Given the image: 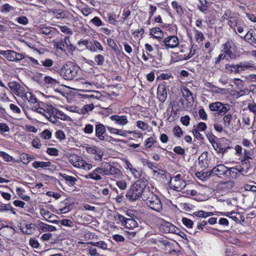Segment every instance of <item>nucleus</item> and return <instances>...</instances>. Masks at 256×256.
Masks as SVG:
<instances>
[{
	"mask_svg": "<svg viewBox=\"0 0 256 256\" xmlns=\"http://www.w3.org/2000/svg\"><path fill=\"white\" fill-rule=\"evenodd\" d=\"M178 38L174 36H168L164 38L160 43L161 46H165L166 48H175L178 46Z\"/></svg>",
	"mask_w": 256,
	"mask_h": 256,
	"instance_id": "nucleus-7",
	"label": "nucleus"
},
{
	"mask_svg": "<svg viewBox=\"0 0 256 256\" xmlns=\"http://www.w3.org/2000/svg\"><path fill=\"white\" fill-rule=\"evenodd\" d=\"M0 54L6 56L10 61H18L24 58L22 54L10 50H0Z\"/></svg>",
	"mask_w": 256,
	"mask_h": 256,
	"instance_id": "nucleus-8",
	"label": "nucleus"
},
{
	"mask_svg": "<svg viewBox=\"0 0 256 256\" xmlns=\"http://www.w3.org/2000/svg\"><path fill=\"white\" fill-rule=\"evenodd\" d=\"M174 151L176 153L183 156L185 154V150L180 146H176L174 148Z\"/></svg>",
	"mask_w": 256,
	"mask_h": 256,
	"instance_id": "nucleus-64",
	"label": "nucleus"
},
{
	"mask_svg": "<svg viewBox=\"0 0 256 256\" xmlns=\"http://www.w3.org/2000/svg\"><path fill=\"white\" fill-rule=\"evenodd\" d=\"M207 152H204L198 157V161L202 168H208L212 166L210 158L208 156Z\"/></svg>",
	"mask_w": 256,
	"mask_h": 256,
	"instance_id": "nucleus-15",
	"label": "nucleus"
},
{
	"mask_svg": "<svg viewBox=\"0 0 256 256\" xmlns=\"http://www.w3.org/2000/svg\"><path fill=\"white\" fill-rule=\"evenodd\" d=\"M198 128H194L192 133L194 137L198 140H202L203 136L200 132V130Z\"/></svg>",
	"mask_w": 256,
	"mask_h": 256,
	"instance_id": "nucleus-54",
	"label": "nucleus"
},
{
	"mask_svg": "<svg viewBox=\"0 0 256 256\" xmlns=\"http://www.w3.org/2000/svg\"><path fill=\"white\" fill-rule=\"evenodd\" d=\"M68 38H65L64 42L62 41V40H54L52 42L54 44V47L58 50H60L62 51L64 50V43L66 44V39Z\"/></svg>",
	"mask_w": 256,
	"mask_h": 256,
	"instance_id": "nucleus-25",
	"label": "nucleus"
},
{
	"mask_svg": "<svg viewBox=\"0 0 256 256\" xmlns=\"http://www.w3.org/2000/svg\"><path fill=\"white\" fill-rule=\"evenodd\" d=\"M236 48L234 42L231 40H228L222 44V51L231 58L232 55V50Z\"/></svg>",
	"mask_w": 256,
	"mask_h": 256,
	"instance_id": "nucleus-16",
	"label": "nucleus"
},
{
	"mask_svg": "<svg viewBox=\"0 0 256 256\" xmlns=\"http://www.w3.org/2000/svg\"><path fill=\"white\" fill-rule=\"evenodd\" d=\"M58 175L62 176V178L65 180L66 184L69 186H74L78 182V178L76 177L68 176L66 174H56Z\"/></svg>",
	"mask_w": 256,
	"mask_h": 256,
	"instance_id": "nucleus-23",
	"label": "nucleus"
},
{
	"mask_svg": "<svg viewBox=\"0 0 256 256\" xmlns=\"http://www.w3.org/2000/svg\"><path fill=\"white\" fill-rule=\"evenodd\" d=\"M144 164L150 168L154 170V172H156V171L154 170V168H156V164L148 160H146L143 162Z\"/></svg>",
	"mask_w": 256,
	"mask_h": 256,
	"instance_id": "nucleus-51",
	"label": "nucleus"
},
{
	"mask_svg": "<svg viewBox=\"0 0 256 256\" xmlns=\"http://www.w3.org/2000/svg\"><path fill=\"white\" fill-rule=\"evenodd\" d=\"M22 232L26 234H31L35 230V224H26L25 226L21 228Z\"/></svg>",
	"mask_w": 256,
	"mask_h": 256,
	"instance_id": "nucleus-27",
	"label": "nucleus"
},
{
	"mask_svg": "<svg viewBox=\"0 0 256 256\" xmlns=\"http://www.w3.org/2000/svg\"><path fill=\"white\" fill-rule=\"evenodd\" d=\"M114 218L116 224L126 228L133 230L138 226V223L134 218H127L120 214L115 216Z\"/></svg>",
	"mask_w": 256,
	"mask_h": 256,
	"instance_id": "nucleus-3",
	"label": "nucleus"
},
{
	"mask_svg": "<svg viewBox=\"0 0 256 256\" xmlns=\"http://www.w3.org/2000/svg\"><path fill=\"white\" fill-rule=\"evenodd\" d=\"M184 97L190 105H192L194 102L192 93L187 88H184L182 91Z\"/></svg>",
	"mask_w": 256,
	"mask_h": 256,
	"instance_id": "nucleus-24",
	"label": "nucleus"
},
{
	"mask_svg": "<svg viewBox=\"0 0 256 256\" xmlns=\"http://www.w3.org/2000/svg\"><path fill=\"white\" fill-rule=\"evenodd\" d=\"M234 84H235L237 88L241 90L244 87V82L240 78H234L233 80Z\"/></svg>",
	"mask_w": 256,
	"mask_h": 256,
	"instance_id": "nucleus-47",
	"label": "nucleus"
},
{
	"mask_svg": "<svg viewBox=\"0 0 256 256\" xmlns=\"http://www.w3.org/2000/svg\"><path fill=\"white\" fill-rule=\"evenodd\" d=\"M103 172L102 165L94 170L92 172L84 176L86 179H92L95 180H100L102 179L101 174L103 175Z\"/></svg>",
	"mask_w": 256,
	"mask_h": 256,
	"instance_id": "nucleus-11",
	"label": "nucleus"
},
{
	"mask_svg": "<svg viewBox=\"0 0 256 256\" xmlns=\"http://www.w3.org/2000/svg\"><path fill=\"white\" fill-rule=\"evenodd\" d=\"M239 67L241 72L246 70L249 68L256 69V66L252 62H244L239 64Z\"/></svg>",
	"mask_w": 256,
	"mask_h": 256,
	"instance_id": "nucleus-26",
	"label": "nucleus"
},
{
	"mask_svg": "<svg viewBox=\"0 0 256 256\" xmlns=\"http://www.w3.org/2000/svg\"><path fill=\"white\" fill-rule=\"evenodd\" d=\"M242 216L239 212L232 211L230 218H232L236 222H238L240 221V218Z\"/></svg>",
	"mask_w": 256,
	"mask_h": 256,
	"instance_id": "nucleus-50",
	"label": "nucleus"
},
{
	"mask_svg": "<svg viewBox=\"0 0 256 256\" xmlns=\"http://www.w3.org/2000/svg\"><path fill=\"white\" fill-rule=\"evenodd\" d=\"M137 126L142 130H147L149 127L148 124L141 120H138L136 122Z\"/></svg>",
	"mask_w": 256,
	"mask_h": 256,
	"instance_id": "nucleus-42",
	"label": "nucleus"
},
{
	"mask_svg": "<svg viewBox=\"0 0 256 256\" xmlns=\"http://www.w3.org/2000/svg\"><path fill=\"white\" fill-rule=\"evenodd\" d=\"M81 12L84 16H88L92 12L91 8L88 6L82 8Z\"/></svg>",
	"mask_w": 256,
	"mask_h": 256,
	"instance_id": "nucleus-52",
	"label": "nucleus"
},
{
	"mask_svg": "<svg viewBox=\"0 0 256 256\" xmlns=\"http://www.w3.org/2000/svg\"><path fill=\"white\" fill-rule=\"evenodd\" d=\"M130 172L136 178H140L141 176V172L136 170L134 168V169L131 168Z\"/></svg>",
	"mask_w": 256,
	"mask_h": 256,
	"instance_id": "nucleus-55",
	"label": "nucleus"
},
{
	"mask_svg": "<svg viewBox=\"0 0 256 256\" xmlns=\"http://www.w3.org/2000/svg\"><path fill=\"white\" fill-rule=\"evenodd\" d=\"M8 86L14 92L17 96L23 98L25 90L24 88L18 82L14 81L8 83Z\"/></svg>",
	"mask_w": 256,
	"mask_h": 256,
	"instance_id": "nucleus-10",
	"label": "nucleus"
},
{
	"mask_svg": "<svg viewBox=\"0 0 256 256\" xmlns=\"http://www.w3.org/2000/svg\"><path fill=\"white\" fill-rule=\"evenodd\" d=\"M209 108L211 111L216 112L219 115H222L229 110L230 106L227 104L216 102L210 104Z\"/></svg>",
	"mask_w": 256,
	"mask_h": 256,
	"instance_id": "nucleus-5",
	"label": "nucleus"
},
{
	"mask_svg": "<svg viewBox=\"0 0 256 256\" xmlns=\"http://www.w3.org/2000/svg\"><path fill=\"white\" fill-rule=\"evenodd\" d=\"M60 82L57 80L49 76V88H50V92L51 94L53 91L60 93Z\"/></svg>",
	"mask_w": 256,
	"mask_h": 256,
	"instance_id": "nucleus-18",
	"label": "nucleus"
},
{
	"mask_svg": "<svg viewBox=\"0 0 256 256\" xmlns=\"http://www.w3.org/2000/svg\"><path fill=\"white\" fill-rule=\"evenodd\" d=\"M86 152L91 154H96L95 157V159L96 160H102V155L100 154H98V151L96 147H88L86 148Z\"/></svg>",
	"mask_w": 256,
	"mask_h": 256,
	"instance_id": "nucleus-30",
	"label": "nucleus"
},
{
	"mask_svg": "<svg viewBox=\"0 0 256 256\" xmlns=\"http://www.w3.org/2000/svg\"><path fill=\"white\" fill-rule=\"evenodd\" d=\"M108 22L112 24H115L116 22V16L114 14H108Z\"/></svg>",
	"mask_w": 256,
	"mask_h": 256,
	"instance_id": "nucleus-61",
	"label": "nucleus"
},
{
	"mask_svg": "<svg viewBox=\"0 0 256 256\" xmlns=\"http://www.w3.org/2000/svg\"><path fill=\"white\" fill-rule=\"evenodd\" d=\"M32 166L36 168H44L48 166V162H34L32 164Z\"/></svg>",
	"mask_w": 256,
	"mask_h": 256,
	"instance_id": "nucleus-45",
	"label": "nucleus"
},
{
	"mask_svg": "<svg viewBox=\"0 0 256 256\" xmlns=\"http://www.w3.org/2000/svg\"><path fill=\"white\" fill-rule=\"evenodd\" d=\"M208 222L206 220H203L202 222L198 223L197 225V229L202 230L204 232H207L208 229L206 227Z\"/></svg>",
	"mask_w": 256,
	"mask_h": 256,
	"instance_id": "nucleus-41",
	"label": "nucleus"
},
{
	"mask_svg": "<svg viewBox=\"0 0 256 256\" xmlns=\"http://www.w3.org/2000/svg\"><path fill=\"white\" fill-rule=\"evenodd\" d=\"M190 120V118L188 116H187V115L182 116L180 118V122L184 125L186 126H188L189 125Z\"/></svg>",
	"mask_w": 256,
	"mask_h": 256,
	"instance_id": "nucleus-60",
	"label": "nucleus"
},
{
	"mask_svg": "<svg viewBox=\"0 0 256 256\" xmlns=\"http://www.w3.org/2000/svg\"><path fill=\"white\" fill-rule=\"evenodd\" d=\"M150 34L156 38H161L163 36V33L160 28H152L150 30Z\"/></svg>",
	"mask_w": 256,
	"mask_h": 256,
	"instance_id": "nucleus-29",
	"label": "nucleus"
},
{
	"mask_svg": "<svg viewBox=\"0 0 256 256\" xmlns=\"http://www.w3.org/2000/svg\"><path fill=\"white\" fill-rule=\"evenodd\" d=\"M172 6L178 12L180 13L182 12V8L180 5L178 4V2L176 1H173L172 2Z\"/></svg>",
	"mask_w": 256,
	"mask_h": 256,
	"instance_id": "nucleus-58",
	"label": "nucleus"
},
{
	"mask_svg": "<svg viewBox=\"0 0 256 256\" xmlns=\"http://www.w3.org/2000/svg\"><path fill=\"white\" fill-rule=\"evenodd\" d=\"M92 246L98 247L102 250H106L108 244L104 241H99L97 242H89Z\"/></svg>",
	"mask_w": 256,
	"mask_h": 256,
	"instance_id": "nucleus-33",
	"label": "nucleus"
},
{
	"mask_svg": "<svg viewBox=\"0 0 256 256\" xmlns=\"http://www.w3.org/2000/svg\"><path fill=\"white\" fill-rule=\"evenodd\" d=\"M116 185L120 190H124L127 187V184L124 180H118L116 182Z\"/></svg>",
	"mask_w": 256,
	"mask_h": 256,
	"instance_id": "nucleus-53",
	"label": "nucleus"
},
{
	"mask_svg": "<svg viewBox=\"0 0 256 256\" xmlns=\"http://www.w3.org/2000/svg\"><path fill=\"white\" fill-rule=\"evenodd\" d=\"M78 70L79 67L78 66L68 62L60 70V74L64 80H72L76 77Z\"/></svg>",
	"mask_w": 256,
	"mask_h": 256,
	"instance_id": "nucleus-2",
	"label": "nucleus"
},
{
	"mask_svg": "<svg viewBox=\"0 0 256 256\" xmlns=\"http://www.w3.org/2000/svg\"><path fill=\"white\" fill-rule=\"evenodd\" d=\"M170 184L171 188L178 192L182 190L186 185L184 180H170Z\"/></svg>",
	"mask_w": 256,
	"mask_h": 256,
	"instance_id": "nucleus-13",
	"label": "nucleus"
},
{
	"mask_svg": "<svg viewBox=\"0 0 256 256\" xmlns=\"http://www.w3.org/2000/svg\"><path fill=\"white\" fill-rule=\"evenodd\" d=\"M157 94L160 102H164L167 98V90L164 85H159L157 89Z\"/></svg>",
	"mask_w": 256,
	"mask_h": 256,
	"instance_id": "nucleus-20",
	"label": "nucleus"
},
{
	"mask_svg": "<svg viewBox=\"0 0 256 256\" xmlns=\"http://www.w3.org/2000/svg\"><path fill=\"white\" fill-rule=\"evenodd\" d=\"M198 8L199 9V10L202 12H205L207 9H208V6H207V4H208V2L206 0H198Z\"/></svg>",
	"mask_w": 256,
	"mask_h": 256,
	"instance_id": "nucleus-34",
	"label": "nucleus"
},
{
	"mask_svg": "<svg viewBox=\"0 0 256 256\" xmlns=\"http://www.w3.org/2000/svg\"><path fill=\"white\" fill-rule=\"evenodd\" d=\"M106 131V126L102 124L97 122L95 126V135L96 137L100 141L105 140V137L104 134Z\"/></svg>",
	"mask_w": 256,
	"mask_h": 256,
	"instance_id": "nucleus-12",
	"label": "nucleus"
},
{
	"mask_svg": "<svg viewBox=\"0 0 256 256\" xmlns=\"http://www.w3.org/2000/svg\"><path fill=\"white\" fill-rule=\"evenodd\" d=\"M227 68H230V71L232 72H234V73H239L241 72L240 67H239V64H232V65H228L226 66Z\"/></svg>",
	"mask_w": 256,
	"mask_h": 256,
	"instance_id": "nucleus-44",
	"label": "nucleus"
},
{
	"mask_svg": "<svg viewBox=\"0 0 256 256\" xmlns=\"http://www.w3.org/2000/svg\"><path fill=\"white\" fill-rule=\"evenodd\" d=\"M146 203L151 209L160 212L162 208V204L158 196L153 192H148L147 194Z\"/></svg>",
	"mask_w": 256,
	"mask_h": 256,
	"instance_id": "nucleus-4",
	"label": "nucleus"
},
{
	"mask_svg": "<svg viewBox=\"0 0 256 256\" xmlns=\"http://www.w3.org/2000/svg\"><path fill=\"white\" fill-rule=\"evenodd\" d=\"M69 161L74 167L80 168L84 164V160L76 154H72L69 157Z\"/></svg>",
	"mask_w": 256,
	"mask_h": 256,
	"instance_id": "nucleus-22",
	"label": "nucleus"
},
{
	"mask_svg": "<svg viewBox=\"0 0 256 256\" xmlns=\"http://www.w3.org/2000/svg\"><path fill=\"white\" fill-rule=\"evenodd\" d=\"M24 100H27L29 102L30 104L34 108H36L39 106L38 100L35 96L30 92H24L23 96Z\"/></svg>",
	"mask_w": 256,
	"mask_h": 256,
	"instance_id": "nucleus-14",
	"label": "nucleus"
},
{
	"mask_svg": "<svg viewBox=\"0 0 256 256\" xmlns=\"http://www.w3.org/2000/svg\"><path fill=\"white\" fill-rule=\"evenodd\" d=\"M232 119V116L230 114H228L223 117V122L226 126L229 128L230 126V121Z\"/></svg>",
	"mask_w": 256,
	"mask_h": 256,
	"instance_id": "nucleus-38",
	"label": "nucleus"
},
{
	"mask_svg": "<svg viewBox=\"0 0 256 256\" xmlns=\"http://www.w3.org/2000/svg\"><path fill=\"white\" fill-rule=\"evenodd\" d=\"M228 168L222 164L214 166L212 170L206 173V176L224 175L228 172Z\"/></svg>",
	"mask_w": 256,
	"mask_h": 256,
	"instance_id": "nucleus-6",
	"label": "nucleus"
},
{
	"mask_svg": "<svg viewBox=\"0 0 256 256\" xmlns=\"http://www.w3.org/2000/svg\"><path fill=\"white\" fill-rule=\"evenodd\" d=\"M49 14L57 19L63 18L65 17L64 13L60 10H50Z\"/></svg>",
	"mask_w": 256,
	"mask_h": 256,
	"instance_id": "nucleus-28",
	"label": "nucleus"
},
{
	"mask_svg": "<svg viewBox=\"0 0 256 256\" xmlns=\"http://www.w3.org/2000/svg\"><path fill=\"white\" fill-rule=\"evenodd\" d=\"M16 20H17V22L19 24H22L24 25H26L28 23V19L27 18L26 16H22L18 18Z\"/></svg>",
	"mask_w": 256,
	"mask_h": 256,
	"instance_id": "nucleus-63",
	"label": "nucleus"
},
{
	"mask_svg": "<svg viewBox=\"0 0 256 256\" xmlns=\"http://www.w3.org/2000/svg\"><path fill=\"white\" fill-rule=\"evenodd\" d=\"M10 130L8 126L5 123H0V132L3 134L5 132H8Z\"/></svg>",
	"mask_w": 256,
	"mask_h": 256,
	"instance_id": "nucleus-56",
	"label": "nucleus"
},
{
	"mask_svg": "<svg viewBox=\"0 0 256 256\" xmlns=\"http://www.w3.org/2000/svg\"><path fill=\"white\" fill-rule=\"evenodd\" d=\"M183 224L188 228H192L194 225V222L190 219L186 218H183L182 220Z\"/></svg>",
	"mask_w": 256,
	"mask_h": 256,
	"instance_id": "nucleus-37",
	"label": "nucleus"
},
{
	"mask_svg": "<svg viewBox=\"0 0 256 256\" xmlns=\"http://www.w3.org/2000/svg\"><path fill=\"white\" fill-rule=\"evenodd\" d=\"M54 184L58 187V185H60V180L53 176H49V184Z\"/></svg>",
	"mask_w": 256,
	"mask_h": 256,
	"instance_id": "nucleus-57",
	"label": "nucleus"
},
{
	"mask_svg": "<svg viewBox=\"0 0 256 256\" xmlns=\"http://www.w3.org/2000/svg\"><path fill=\"white\" fill-rule=\"evenodd\" d=\"M107 43L114 52L116 54L120 53L118 48L113 39L108 38L107 40Z\"/></svg>",
	"mask_w": 256,
	"mask_h": 256,
	"instance_id": "nucleus-31",
	"label": "nucleus"
},
{
	"mask_svg": "<svg viewBox=\"0 0 256 256\" xmlns=\"http://www.w3.org/2000/svg\"><path fill=\"white\" fill-rule=\"evenodd\" d=\"M61 194L60 192H54L49 191V203L52 202V198H53L55 200H58L60 198Z\"/></svg>",
	"mask_w": 256,
	"mask_h": 256,
	"instance_id": "nucleus-40",
	"label": "nucleus"
},
{
	"mask_svg": "<svg viewBox=\"0 0 256 256\" xmlns=\"http://www.w3.org/2000/svg\"><path fill=\"white\" fill-rule=\"evenodd\" d=\"M94 60L97 65L99 66H102L104 62V57L100 54H98L95 56Z\"/></svg>",
	"mask_w": 256,
	"mask_h": 256,
	"instance_id": "nucleus-36",
	"label": "nucleus"
},
{
	"mask_svg": "<svg viewBox=\"0 0 256 256\" xmlns=\"http://www.w3.org/2000/svg\"><path fill=\"white\" fill-rule=\"evenodd\" d=\"M58 218L55 214L49 215V223H52L56 224L59 228L60 226L58 224Z\"/></svg>",
	"mask_w": 256,
	"mask_h": 256,
	"instance_id": "nucleus-39",
	"label": "nucleus"
},
{
	"mask_svg": "<svg viewBox=\"0 0 256 256\" xmlns=\"http://www.w3.org/2000/svg\"><path fill=\"white\" fill-rule=\"evenodd\" d=\"M174 132L175 136L178 138H180L182 134V130L178 126H176L174 128Z\"/></svg>",
	"mask_w": 256,
	"mask_h": 256,
	"instance_id": "nucleus-59",
	"label": "nucleus"
},
{
	"mask_svg": "<svg viewBox=\"0 0 256 256\" xmlns=\"http://www.w3.org/2000/svg\"><path fill=\"white\" fill-rule=\"evenodd\" d=\"M156 142L154 138L152 137L148 138L146 139V140L145 141V146L148 148H151L152 145L155 143Z\"/></svg>",
	"mask_w": 256,
	"mask_h": 256,
	"instance_id": "nucleus-46",
	"label": "nucleus"
},
{
	"mask_svg": "<svg viewBox=\"0 0 256 256\" xmlns=\"http://www.w3.org/2000/svg\"><path fill=\"white\" fill-rule=\"evenodd\" d=\"M146 184L147 181L145 180L140 179L136 180L128 190L126 194V198L131 202L140 199Z\"/></svg>",
	"mask_w": 256,
	"mask_h": 256,
	"instance_id": "nucleus-1",
	"label": "nucleus"
},
{
	"mask_svg": "<svg viewBox=\"0 0 256 256\" xmlns=\"http://www.w3.org/2000/svg\"><path fill=\"white\" fill-rule=\"evenodd\" d=\"M194 32L195 33L194 38L196 41L198 43L202 42L204 38L203 34L201 32L196 29L195 28H194Z\"/></svg>",
	"mask_w": 256,
	"mask_h": 256,
	"instance_id": "nucleus-35",
	"label": "nucleus"
},
{
	"mask_svg": "<svg viewBox=\"0 0 256 256\" xmlns=\"http://www.w3.org/2000/svg\"><path fill=\"white\" fill-rule=\"evenodd\" d=\"M94 130V127L91 124H87L86 125L84 131L86 134H91Z\"/></svg>",
	"mask_w": 256,
	"mask_h": 256,
	"instance_id": "nucleus-49",
	"label": "nucleus"
},
{
	"mask_svg": "<svg viewBox=\"0 0 256 256\" xmlns=\"http://www.w3.org/2000/svg\"><path fill=\"white\" fill-rule=\"evenodd\" d=\"M59 27H60V30L64 34H72V30H71L70 28H68V26H60Z\"/></svg>",
	"mask_w": 256,
	"mask_h": 256,
	"instance_id": "nucleus-62",
	"label": "nucleus"
},
{
	"mask_svg": "<svg viewBox=\"0 0 256 256\" xmlns=\"http://www.w3.org/2000/svg\"><path fill=\"white\" fill-rule=\"evenodd\" d=\"M194 215L199 218H206L212 216L213 213L212 212H205L203 210H199L194 212Z\"/></svg>",
	"mask_w": 256,
	"mask_h": 256,
	"instance_id": "nucleus-32",
	"label": "nucleus"
},
{
	"mask_svg": "<svg viewBox=\"0 0 256 256\" xmlns=\"http://www.w3.org/2000/svg\"><path fill=\"white\" fill-rule=\"evenodd\" d=\"M207 138L208 139L210 142L212 144L214 149L218 153L224 154L226 152L227 149L230 148V147L228 146L226 148L224 147L220 142H216L214 140H211L208 135H207Z\"/></svg>",
	"mask_w": 256,
	"mask_h": 256,
	"instance_id": "nucleus-21",
	"label": "nucleus"
},
{
	"mask_svg": "<svg viewBox=\"0 0 256 256\" xmlns=\"http://www.w3.org/2000/svg\"><path fill=\"white\" fill-rule=\"evenodd\" d=\"M50 114L56 115V116L62 120H70V118L60 111H58L54 108L52 106L49 104V114Z\"/></svg>",
	"mask_w": 256,
	"mask_h": 256,
	"instance_id": "nucleus-19",
	"label": "nucleus"
},
{
	"mask_svg": "<svg viewBox=\"0 0 256 256\" xmlns=\"http://www.w3.org/2000/svg\"><path fill=\"white\" fill-rule=\"evenodd\" d=\"M104 176H110L114 174H120V170L112 166L109 163L104 162L102 164Z\"/></svg>",
	"mask_w": 256,
	"mask_h": 256,
	"instance_id": "nucleus-9",
	"label": "nucleus"
},
{
	"mask_svg": "<svg viewBox=\"0 0 256 256\" xmlns=\"http://www.w3.org/2000/svg\"><path fill=\"white\" fill-rule=\"evenodd\" d=\"M110 119L116 124L120 126H125L128 123L127 116H126L112 115L110 117Z\"/></svg>",
	"mask_w": 256,
	"mask_h": 256,
	"instance_id": "nucleus-17",
	"label": "nucleus"
},
{
	"mask_svg": "<svg viewBox=\"0 0 256 256\" xmlns=\"http://www.w3.org/2000/svg\"><path fill=\"white\" fill-rule=\"evenodd\" d=\"M90 22L96 26L104 25L102 20L98 16H95L91 20Z\"/></svg>",
	"mask_w": 256,
	"mask_h": 256,
	"instance_id": "nucleus-48",
	"label": "nucleus"
},
{
	"mask_svg": "<svg viewBox=\"0 0 256 256\" xmlns=\"http://www.w3.org/2000/svg\"><path fill=\"white\" fill-rule=\"evenodd\" d=\"M14 10V8L8 4H6L1 7V10L2 12H8Z\"/></svg>",
	"mask_w": 256,
	"mask_h": 256,
	"instance_id": "nucleus-43",
	"label": "nucleus"
}]
</instances>
